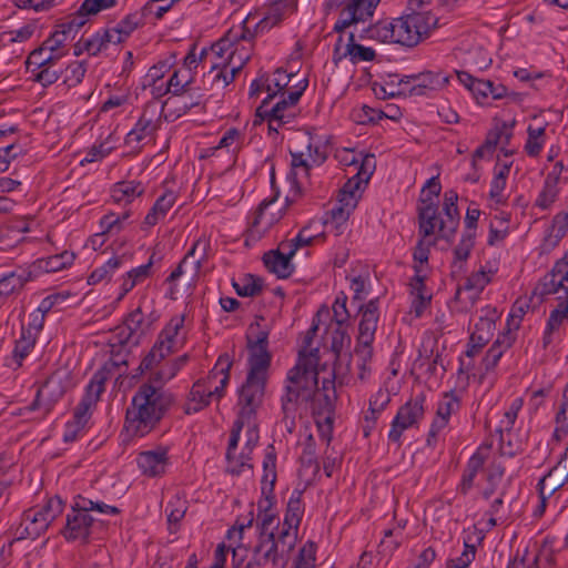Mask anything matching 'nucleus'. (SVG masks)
Here are the masks:
<instances>
[{
	"instance_id": "nucleus-1",
	"label": "nucleus",
	"mask_w": 568,
	"mask_h": 568,
	"mask_svg": "<svg viewBox=\"0 0 568 568\" xmlns=\"http://www.w3.org/2000/svg\"><path fill=\"white\" fill-rule=\"evenodd\" d=\"M276 453L273 445L265 449L256 528L257 540L251 548L244 568H285L297 541L298 527L304 514L302 493L294 490L288 499L283 520L273 508L276 483Z\"/></svg>"
},
{
	"instance_id": "nucleus-2",
	"label": "nucleus",
	"mask_w": 568,
	"mask_h": 568,
	"mask_svg": "<svg viewBox=\"0 0 568 568\" xmlns=\"http://www.w3.org/2000/svg\"><path fill=\"white\" fill-rule=\"evenodd\" d=\"M318 353L317 349L301 352L295 366L287 372L284 393L281 396V424L288 433L294 432L296 414L303 404H310L315 415L333 413L334 381L324 378L323 387L318 388Z\"/></svg>"
},
{
	"instance_id": "nucleus-3",
	"label": "nucleus",
	"mask_w": 568,
	"mask_h": 568,
	"mask_svg": "<svg viewBox=\"0 0 568 568\" xmlns=\"http://www.w3.org/2000/svg\"><path fill=\"white\" fill-rule=\"evenodd\" d=\"M173 402L172 395L152 381L142 384L126 409L125 428L136 437L149 434Z\"/></svg>"
},
{
	"instance_id": "nucleus-4",
	"label": "nucleus",
	"mask_w": 568,
	"mask_h": 568,
	"mask_svg": "<svg viewBox=\"0 0 568 568\" xmlns=\"http://www.w3.org/2000/svg\"><path fill=\"white\" fill-rule=\"evenodd\" d=\"M283 19V13H268L251 27V19L247 18L239 29H232L227 32L237 36L236 39L230 41V49L225 53V60L233 70L239 73L250 60L255 37L271 30Z\"/></svg>"
},
{
	"instance_id": "nucleus-5",
	"label": "nucleus",
	"mask_w": 568,
	"mask_h": 568,
	"mask_svg": "<svg viewBox=\"0 0 568 568\" xmlns=\"http://www.w3.org/2000/svg\"><path fill=\"white\" fill-rule=\"evenodd\" d=\"M292 174L307 178L310 170L322 165L327 159V148L312 134L302 132L290 144Z\"/></svg>"
},
{
	"instance_id": "nucleus-6",
	"label": "nucleus",
	"mask_w": 568,
	"mask_h": 568,
	"mask_svg": "<svg viewBox=\"0 0 568 568\" xmlns=\"http://www.w3.org/2000/svg\"><path fill=\"white\" fill-rule=\"evenodd\" d=\"M270 369L248 367L245 383L239 390L237 419L250 424L261 407Z\"/></svg>"
},
{
	"instance_id": "nucleus-7",
	"label": "nucleus",
	"mask_w": 568,
	"mask_h": 568,
	"mask_svg": "<svg viewBox=\"0 0 568 568\" xmlns=\"http://www.w3.org/2000/svg\"><path fill=\"white\" fill-rule=\"evenodd\" d=\"M438 19L429 11L413 12L395 19L396 43L413 48L437 27Z\"/></svg>"
},
{
	"instance_id": "nucleus-8",
	"label": "nucleus",
	"mask_w": 568,
	"mask_h": 568,
	"mask_svg": "<svg viewBox=\"0 0 568 568\" xmlns=\"http://www.w3.org/2000/svg\"><path fill=\"white\" fill-rule=\"evenodd\" d=\"M64 508V503L58 496L50 498L42 507H33L23 513L19 527V538L36 539L43 534L50 524L59 517Z\"/></svg>"
},
{
	"instance_id": "nucleus-9",
	"label": "nucleus",
	"mask_w": 568,
	"mask_h": 568,
	"mask_svg": "<svg viewBox=\"0 0 568 568\" xmlns=\"http://www.w3.org/2000/svg\"><path fill=\"white\" fill-rule=\"evenodd\" d=\"M307 82L294 91H283L280 94L276 92L268 93L267 98L263 100L262 104L257 108L258 114H272L277 119L286 122H293L297 114V102L300 101Z\"/></svg>"
},
{
	"instance_id": "nucleus-10",
	"label": "nucleus",
	"mask_w": 568,
	"mask_h": 568,
	"mask_svg": "<svg viewBox=\"0 0 568 568\" xmlns=\"http://www.w3.org/2000/svg\"><path fill=\"white\" fill-rule=\"evenodd\" d=\"M159 320V314L148 305L145 297L140 300L135 310H133L125 318L124 325L128 335L123 341L126 344L138 345L143 336L149 334L154 323Z\"/></svg>"
},
{
	"instance_id": "nucleus-11",
	"label": "nucleus",
	"mask_w": 568,
	"mask_h": 568,
	"mask_svg": "<svg viewBox=\"0 0 568 568\" xmlns=\"http://www.w3.org/2000/svg\"><path fill=\"white\" fill-rule=\"evenodd\" d=\"M424 403L425 395L418 394L399 407L388 433L390 442L399 444L403 433L416 426L423 419L425 413Z\"/></svg>"
},
{
	"instance_id": "nucleus-12",
	"label": "nucleus",
	"mask_w": 568,
	"mask_h": 568,
	"mask_svg": "<svg viewBox=\"0 0 568 568\" xmlns=\"http://www.w3.org/2000/svg\"><path fill=\"white\" fill-rule=\"evenodd\" d=\"M109 377L110 369L106 366L102 367L93 374L90 383L85 387L83 397L74 408L73 420H77L78 424L83 423L88 425L92 412L95 408L101 394L104 392V385Z\"/></svg>"
},
{
	"instance_id": "nucleus-13",
	"label": "nucleus",
	"mask_w": 568,
	"mask_h": 568,
	"mask_svg": "<svg viewBox=\"0 0 568 568\" xmlns=\"http://www.w3.org/2000/svg\"><path fill=\"white\" fill-rule=\"evenodd\" d=\"M64 375L60 372H55L38 389L36 398L28 409L31 412L42 409L43 416H45L51 412L54 404L64 395Z\"/></svg>"
},
{
	"instance_id": "nucleus-14",
	"label": "nucleus",
	"mask_w": 568,
	"mask_h": 568,
	"mask_svg": "<svg viewBox=\"0 0 568 568\" xmlns=\"http://www.w3.org/2000/svg\"><path fill=\"white\" fill-rule=\"evenodd\" d=\"M256 327L255 336L247 335V366L255 368L270 369L272 362V354L268 351V335L267 328L261 327L258 321L251 324L250 328Z\"/></svg>"
},
{
	"instance_id": "nucleus-15",
	"label": "nucleus",
	"mask_w": 568,
	"mask_h": 568,
	"mask_svg": "<svg viewBox=\"0 0 568 568\" xmlns=\"http://www.w3.org/2000/svg\"><path fill=\"white\" fill-rule=\"evenodd\" d=\"M449 81L447 75L432 71L405 75L399 80V94L424 95L427 90L435 91L444 88Z\"/></svg>"
},
{
	"instance_id": "nucleus-16",
	"label": "nucleus",
	"mask_w": 568,
	"mask_h": 568,
	"mask_svg": "<svg viewBox=\"0 0 568 568\" xmlns=\"http://www.w3.org/2000/svg\"><path fill=\"white\" fill-rule=\"evenodd\" d=\"M93 521L94 518L90 514L78 510L75 504L72 503L71 511L67 515V523L62 535L67 540L88 542Z\"/></svg>"
},
{
	"instance_id": "nucleus-17",
	"label": "nucleus",
	"mask_w": 568,
	"mask_h": 568,
	"mask_svg": "<svg viewBox=\"0 0 568 568\" xmlns=\"http://www.w3.org/2000/svg\"><path fill=\"white\" fill-rule=\"evenodd\" d=\"M515 339L516 333L510 327V323L508 322L507 329L497 336L496 341L489 347L481 361V374L479 377L480 381H484L495 371L499 359L504 353L511 347Z\"/></svg>"
},
{
	"instance_id": "nucleus-18",
	"label": "nucleus",
	"mask_w": 568,
	"mask_h": 568,
	"mask_svg": "<svg viewBox=\"0 0 568 568\" xmlns=\"http://www.w3.org/2000/svg\"><path fill=\"white\" fill-rule=\"evenodd\" d=\"M356 64L375 60L376 52L373 48L364 47L355 42L354 33H349L347 43L343 47V38L338 37L333 51V61L337 64L343 59Z\"/></svg>"
},
{
	"instance_id": "nucleus-19",
	"label": "nucleus",
	"mask_w": 568,
	"mask_h": 568,
	"mask_svg": "<svg viewBox=\"0 0 568 568\" xmlns=\"http://www.w3.org/2000/svg\"><path fill=\"white\" fill-rule=\"evenodd\" d=\"M136 464L144 476L161 477L165 474L169 466L168 449L159 447L141 452L136 457Z\"/></svg>"
},
{
	"instance_id": "nucleus-20",
	"label": "nucleus",
	"mask_w": 568,
	"mask_h": 568,
	"mask_svg": "<svg viewBox=\"0 0 568 568\" xmlns=\"http://www.w3.org/2000/svg\"><path fill=\"white\" fill-rule=\"evenodd\" d=\"M184 320V315L174 316L160 332L155 343L162 346V349L165 352L171 354L179 351L185 344Z\"/></svg>"
},
{
	"instance_id": "nucleus-21",
	"label": "nucleus",
	"mask_w": 568,
	"mask_h": 568,
	"mask_svg": "<svg viewBox=\"0 0 568 568\" xmlns=\"http://www.w3.org/2000/svg\"><path fill=\"white\" fill-rule=\"evenodd\" d=\"M489 282L490 275L484 270L473 273L466 278L465 283L457 288L455 298L464 303L465 307L473 306Z\"/></svg>"
},
{
	"instance_id": "nucleus-22",
	"label": "nucleus",
	"mask_w": 568,
	"mask_h": 568,
	"mask_svg": "<svg viewBox=\"0 0 568 568\" xmlns=\"http://www.w3.org/2000/svg\"><path fill=\"white\" fill-rule=\"evenodd\" d=\"M237 72L226 62L225 58L220 61L212 60L209 71L203 74L204 89L222 90L226 88L235 78Z\"/></svg>"
},
{
	"instance_id": "nucleus-23",
	"label": "nucleus",
	"mask_w": 568,
	"mask_h": 568,
	"mask_svg": "<svg viewBox=\"0 0 568 568\" xmlns=\"http://www.w3.org/2000/svg\"><path fill=\"white\" fill-rule=\"evenodd\" d=\"M426 274L417 268V275H414L409 282V292L412 296L410 312L416 317H420L430 305L433 294L425 284Z\"/></svg>"
},
{
	"instance_id": "nucleus-24",
	"label": "nucleus",
	"mask_w": 568,
	"mask_h": 568,
	"mask_svg": "<svg viewBox=\"0 0 568 568\" xmlns=\"http://www.w3.org/2000/svg\"><path fill=\"white\" fill-rule=\"evenodd\" d=\"M458 194L455 190H448L444 194L443 211L446 221L439 222V236L449 240L456 232L459 222V212L457 206Z\"/></svg>"
},
{
	"instance_id": "nucleus-25",
	"label": "nucleus",
	"mask_w": 568,
	"mask_h": 568,
	"mask_svg": "<svg viewBox=\"0 0 568 568\" xmlns=\"http://www.w3.org/2000/svg\"><path fill=\"white\" fill-rule=\"evenodd\" d=\"M293 256L282 250V243H280L277 250L268 251L263 255V262L268 272L275 274L278 278H287L294 272Z\"/></svg>"
},
{
	"instance_id": "nucleus-26",
	"label": "nucleus",
	"mask_w": 568,
	"mask_h": 568,
	"mask_svg": "<svg viewBox=\"0 0 568 568\" xmlns=\"http://www.w3.org/2000/svg\"><path fill=\"white\" fill-rule=\"evenodd\" d=\"M361 321L358 324L357 339L374 342L375 332L378 324V300H371L367 304L359 307Z\"/></svg>"
},
{
	"instance_id": "nucleus-27",
	"label": "nucleus",
	"mask_w": 568,
	"mask_h": 568,
	"mask_svg": "<svg viewBox=\"0 0 568 568\" xmlns=\"http://www.w3.org/2000/svg\"><path fill=\"white\" fill-rule=\"evenodd\" d=\"M423 205L418 207L419 233L423 237L439 233V222L444 221L438 216V207L432 199H420Z\"/></svg>"
},
{
	"instance_id": "nucleus-28",
	"label": "nucleus",
	"mask_w": 568,
	"mask_h": 568,
	"mask_svg": "<svg viewBox=\"0 0 568 568\" xmlns=\"http://www.w3.org/2000/svg\"><path fill=\"white\" fill-rule=\"evenodd\" d=\"M213 397L215 396L212 393V386L206 381H197L190 390L184 412L195 414L209 406Z\"/></svg>"
},
{
	"instance_id": "nucleus-29",
	"label": "nucleus",
	"mask_w": 568,
	"mask_h": 568,
	"mask_svg": "<svg viewBox=\"0 0 568 568\" xmlns=\"http://www.w3.org/2000/svg\"><path fill=\"white\" fill-rule=\"evenodd\" d=\"M376 168V160L374 154H366L362 156L358 172L349 179L344 186L341 189L344 193L353 195H359L361 185L367 184L374 170Z\"/></svg>"
},
{
	"instance_id": "nucleus-30",
	"label": "nucleus",
	"mask_w": 568,
	"mask_h": 568,
	"mask_svg": "<svg viewBox=\"0 0 568 568\" xmlns=\"http://www.w3.org/2000/svg\"><path fill=\"white\" fill-rule=\"evenodd\" d=\"M158 126L153 119L146 118L145 113L142 114L134 128L126 134L125 144L131 148H138L143 141H151Z\"/></svg>"
},
{
	"instance_id": "nucleus-31",
	"label": "nucleus",
	"mask_w": 568,
	"mask_h": 568,
	"mask_svg": "<svg viewBox=\"0 0 568 568\" xmlns=\"http://www.w3.org/2000/svg\"><path fill=\"white\" fill-rule=\"evenodd\" d=\"M209 247H210V245H209L207 241L202 240V239L196 240L193 243L192 247L187 251V253L185 254L183 260L180 262L178 267L170 274V276L168 277V281L174 282L178 278H180L182 276V274L184 273L183 267L187 264V262L191 257H196L193 265H194V270L199 271L202 266V263L206 260V254H207Z\"/></svg>"
},
{
	"instance_id": "nucleus-32",
	"label": "nucleus",
	"mask_w": 568,
	"mask_h": 568,
	"mask_svg": "<svg viewBox=\"0 0 568 568\" xmlns=\"http://www.w3.org/2000/svg\"><path fill=\"white\" fill-rule=\"evenodd\" d=\"M176 202V194L173 191L164 192L153 204L143 221V227H151L163 220Z\"/></svg>"
},
{
	"instance_id": "nucleus-33",
	"label": "nucleus",
	"mask_w": 568,
	"mask_h": 568,
	"mask_svg": "<svg viewBox=\"0 0 568 568\" xmlns=\"http://www.w3.org/2000/svg\"><path fill=\"white\" fill-rule=\"evenodd\" d=\"M395 34V19H384L366 28L361 38L376 40L382 43H396Z\"/></svg>"
},
{
	"instance_id": "nucleus-34",
	"label": "nucleus",
	"mask_w": 568,
	"mask_h": 568,
	"mask_svg": "<svg viewBox=\"0 0 568 568\" xmlns=\"http://www.w3.org/2000/svg\"><path fill=\"white\" fill-rule=\"evenodd\" d=\"M232 365L233 362L231 357L227 354H222L217 358V362L215 363L213 369L210 372V375L206 381L209 385L211 384L213 378L222 376V378L220 379V385L212 388V393L217 399L224 396V389L230 382V369Z\"/></svg>"
},
{
	"instance_id": "nucleus-35",
	"label": "nucleus",
	"mask_w": 568,
	"mask_h": 568,
	"mask_svg": "<svg viewBox=\"0 0 568 568\" xmlns=\"http://www.w3.org/2000/svg\"><path fill=\"white\" fill-rule=\"evenodd\" d=\"M235 33H226V36L220 39L217 42L209 48H203L197 57L199 62L203 68H209L212 64V60L220 61L225 58V53L230 49V41L236 39Z\"/></svg>"
},
{
	"instance_id": "nucleus-36",
	"label": "nucleus",
	"mask_w": 568,
	"mask_h": 568,
	"mask_svg": "<svg viewBox=\"0 0 568 568\" xmlns=\"http://www.w3.org/2000/svg\"><path fill=\"white\" fill-rule=\"evenodd\" d=\"M144 193V186L136 181H122L114 184L111 196L115 203L130 204Z\"/></svg>"
},
{
	"instance_id": "nucleus-37",
	"label": "nucleus",
	"mask_w": 568,
	"mask_h": 568,
	"mask_svg": "<svg viewBox=\"0 0 568 568\" xmlns=\"http://www.w3.org/2000/svg\"><path fill=\"white\" fill-rule=\"evenodd\" d=\"M316 222H311L298 232V234L288 241H283L282 250H285L288 255H295L297 250L304 246L312 245L317 239L322 236V233L314 234L311 232L312 227Z\"/></svg>"
},
{
	"instance_id": "nucleus-38",
	"label": "nucleus",
	"mask_w": 568,
	"mask_h": 568,
	"mask_svg": "<svg viewBox=\"0 0 568 568\" xmlns=\"http://www.w3.org/2000/svg\"><path fill=\"white\" fill-rule=\"evenodd\" d=\"M232 286L237 295L243 297H253L262 292L263 280L253 274H244L239 278H233Z\"/></svg>"
},
{
	"instance_id": "nucleus-39",
	"label": "nucleus",
	"mask_w": 568,
	"mask_h": 568,
	"mask_svg": "<svg viewBox=\"0 0 568 568\" xmlns=\"http://www.w3.org/2000/svg\"><path fill=\"white\" fill-rule=\"evenodd\" d=\"M469 85L470 91L477 100L488 97H491L494 100H499L507 95V88L504 84L495 83L490 80H479Z\"/></svg>"
},
{
	"instance_id": "nucleus-40",
	"label": "nucleus",
	"mask_w": 568,
	"mask_h": 568,
	"mask_svg": "<svg viewBox=\"0 0 568 568\" xmlns=\"http://www.w3.org/2000/svg\"><path fill=\"white\" fill-rule=\"evenodd\" d=\"M119 36L112 32L111 29L99 31L87 39V52L90 55H97L101 51L106 50L110 43L119 44Z\"/></svg>"
},
{
	"instance_id": "nucleus-41",
	"label": "nucleus",
	"mask_w": 568,
	"mask_h": 568,
	"mask_svg": "<svg viewBox=\"0 0 568 568\" xmlns=\"http://www.w3.org/2000/svg\"><path fill=\"white\" fill-rule=\"evenodd\" d=\"M189 508L187 500L179 495H174L166 505L168 523L171 531H176L179 524L184 518Z\"/></svg>"
},
{
	"instance_id": "nucleus-42",
	"label": "nucleus",
	"mask_w": 568,
	"mask_h": 568,
	"mask_svg": "<svg viewBox=\"0 0 568 568\" xmlns=\"http://www.w3.org/2000/svg\"><path fill=\"white\" fill-rule=\"evenodd\" d=\"M73 503L75 504L78 510H83L87 514H90V511H95L101 515H118L120 513V509L115 506L106 505L100 500L94 501L81 495L75 496L73 498Z\"/></svg>"
},
{
	"instance_id": "nucleus-43",
	"label": "nucleus",
	"mask_w": 568,
	"mask_h": 568,
	"mask_svg": "<svg viewBox=\"0 0 568 568\" xmlns=\"http://www.w3.org/2000/svg\"><path fill=\"white\" fill-rule=\"evenodd\" d=\"M123 256H113L102 266L97 267L88 277V283L90 285H95L103 281H108L111 278L112 274L119 270L123 264Z\"/></svg>"
},
{
	"instance_id": "nucleus-44",
	"label": "nucleus",
	"mask_w": 568,
	"mask_h": 568,
	"mask_svg": "<svg viewBox=\"0 0 568 568\" xmlns=\"http://www.w3.org/2000/svg\"><path fill=\"white\" fill-rule=\"evenodd\" d=\"M495 332V321L494 317L481 316L478 322L475 324V329L470 334L471 342L477 343V345H486L493 337Z\"/></svg>"
},
{
	"instance_id": "nucleus-45",
	"label": "nucleus",
	"mask_w": 568,
	"mask_h": 568,
	"mask_svg": "<svg viewBox=\"0 0 568 568\" xmlns=\"http://www.w3.org/2000/svg\"><path fill=\"white\" fill-rule=\"evenodd\" d=\"M352 211L346 210V207L342 205H335L327 213L323 224L327 229H332L335 231V234L338 235L343 232V227L345 226L347 220L349 219Z\"/></svg>"
},
{
	"instance_id": "nucleus-46",
	"label": "nucleus",
	"mask_w": 568,
	"mask_h": 568,
	"mask_svg": "<svg viewBox=\"0 0 568 568\" xmlns=\"http://www.w3.org/2000/svg\"><path fill=\"white\" fill-rule=\"evenodd\" d=\"M536 291L541 296L558 294L560 291H564L568 301V283L564 277L560 278L548 273L544 276Z\"/></svg>"
},
{
	"instance_id": "nucleus-47",
	"label": "nucleus",
	"mask_w": 568,
	"mask_h": 568,
	"mask_svg": "<svg viewBox=\"0 0 568 568\" xmlns=\"http://www.w3.org/2000/svg\"><path fill=\"white\" fill-rule=\"evenodd\" d=\"M36 336L31 329H21V336L17 339L14 348H13V359L20 366L21 362L29 355L31 349L34 347Z\"/></svg>"
},
{
	"instance_id": "nucleus-48",
	"label": "nucleus",
	"mask_w": 568,
	"mask_h": 568,
	"mask_svg": "<svg viewBox=\"0 0 568 568\" xmlns=\"http://www.w3.org/2000/svg\"><path fill=\"white\" fill-rule=\"evenodd\" d=\"M505 140V142H508L510 139V133L506 132L505 130H497L494 132H490L483 145L476 149L474 152V161L484 159L485 156L493 153L496 145L501 142V140Z\"/></svg>"
},
{
	"instance_id": "nucleus-49",
	"label": "nucleus",
	"mask_w": 568,
	"mask_h": 568,
	"mask_svg": "<svg viewBox=\"0 0 568 568\" xmlns=\"http://www.w3.org/2000/svg\"><path fill=\"white\" fill-rule=\"evenodd\" d=\"M557 181V175L548 174L544 187L536 200L538 207L546 210L556 201L558 195Z\"/></svg>"
},
{
	"instance_id": "nucleus-50",
	"label": "nucleus",
	"mask_w": 568,
	"mask_h": 568,
	"mask_svg": "<svg viewBox=\"0 0 568 568\" xmlns=\"http://www.w3.org/2000/svg\"><path fill=\"white\" fill-rule=\"evenodd\" d=\"M142 11L134 12L126 16L123 20H121L116 27L110 28L112 32H115L119 36V43L123 42L140 24L143 23Z\"/></svg>"
},
{
	"instance_id": "nucleus-51",
	"label": "nucleus",
	"mask_w": 568,
	"mask_h": 568,
	"mask_svg": "<svg viewBox=\"0 0 568 568\" xmlns=\"http://www.w3.org/2000/svg\"><path fill=\"white\" fill-rule=\"evenodd\" d=\"M252 448L248 447L247 452L242 450L240 455L233 454L226 457L227 466L226 470L232 475H241L245 470L252 471L253 464L251 463Z\"/></svg>"
},
{
	"instance_id": "nucleus-52",
	"label": "nucleus",
	"mask_w": 568,
	"mask_h": 568,
	"mask_svg": "<svg viewBox=\"0 0 568 568\" xmlns=\"http://www.w3.org/2000/svg\"><path fill=\"white\" fill-rule=\"evenodd\" d=\"M27 281L28 277L24 271H12L0 277V291L2 292L3 296L7 297L16 291L20 290Z\"/></svg>"
},
{
	"instance_id": "nucleus-53",
	"label": "nucleus",
	"mask_w": 568,
	"mask_h": 568,
	"mask_svg": "<svg viewBox=\"0 0 568 568\" xmlns=\"http://www.w3.org/2000/svg\"><path fill=\"white\" fill-rule=\"evenodd\" d=\"M329 339H331V349L338 356L339 353L351 345V336L347 333L346 325H329Z\"/></svg>"
},
{
	"instance_id": "nucleus-54",
	"label": "nucleus",
	"mask_w": 568,
	"mask_h": 568,
	"mask_svg": "<svg viewBox=\"0 0 568 568\" xmlns=\"http://www.w3.org/2000/svg\"><path fill=\"white\" fill-rule=\"evenodd\" d=\"M475 239H476V234H471V233H463L462 234V237H460L458 244L454 248L453 264L455 266L459 265V267H462V264L468 260L470 252L475 245Z\"/></svg>"
},
{
	"instance_id": "nucleus-55",
	"label": "nucleus",
	"mask_w": 568,
	"mask_h": 568,
	"mask_svg": "<svg viewBox=\"0 0 568 568\" xmlns=\"http://www.w3.org/2000/svg\"><path fill=\"white\" fill-rule=\"evenodd\" d=\"M87 19L83 18L79 11L69 18V20L61 22L57 26V31L60 34H63L67 41L74 39L78 31L85 24Z\"/></svg>"
},
{
	"instance_id": "nucleus-56",
	"label": "nucleus",
	"mask_w": 568,
	"mask_h": 568,
	"mask_svg": "<svg viewBox=\"0 0 568 568\" xmlns=\"http://www.w3.org/2000/svg\"><path fill=\"white\" fill-rule=\"evenodd\" d=\"M192 81L193 78L190 74L185 75L180 71H174L166 83L165 92L181 95L190 90Z\"/></svg>"
},
{
	"instance_id": "nucleus-57",
	"label": "nucleus",
	"mask_w": 568,
	"mask_h": 568,
	"mask_svg": "<svg viewBox=\"0 0 568 568\" xmlns=\"http://www.w3.org/2000/svg\"><path fill=\"white\" fill-rule=\"evenodd\" d=\"M459 408V397L455 393L448 392L445 393L438 402L436 414L449 420L450 416L458 412Z\"/></svg>"
},
{
	"instance_id": "nucleus-58",
	"label": "nucleus",
	"mask_w": 568,
	"mask_h": 568,
	"mask_svg": "<svg viewBox=\"0 0 568 568\" xmlns=\"http://www.w3.org/2000/svg\"><path fill=\"white\" fill-rule=\"evenodd\" d=\"M244 143V133L239 129L231 128L225 131L216 149H227L237 152Z\"/></svg>"
},
{
	"instance_id": "nucleus-59",
	"label": "nucleus",
	"mask_w": 568,
	"mask_h": 568,
	"mask_svg": "<svg viewBox=\"0 0 568 568\" xmlns=\"http://www.w3.org/2000/svg\"><path fill=\"white\" fill-rule=\"evenodd\" d=\"M379 2L381 0H352L348 4L352 11L356 13L358 22H364L373 17Z\"/></svg>"
},
{
	"instance_id": "nucleus-60",
	"label": "nucleus",
	"mask_w": 568,
	"mask_h": 568,
	"mask_svg": "<svg viewBox=\"0 0 568 568\" xmlns=\"http://www.w3.org/2000/svg\"><path fill=\"white\" fill-rule=\"evenodd\" d=\"M74 261V254L68 251H64L60 254L53 255L48 257L44 261H41L43 263L42 267L47 272H58L69 265H71Z\"/></svg>"
},
{
	"instance_id": "nucleus-61",
	"label": "nucleus",
	"mask_w": 568,
	"mask_h": 568,
	"mask_svg": "<svg viewBox=\"0 0 568 568\" xmlns=\"http://www.w3.org/2000/svg\"><path fill=\"white\" fill-rule=\"evenodd\" d=\"M163 347L160 346L159 344H154L153 347L151 348V351L145 355V357L142 359L141 364H140V369L142 372H145V371H152L154 369L155 367H158L161 362L170 355L169 352H165L164 349H162Z\"/></svg>"
},
{
	"instance_id": "nucleus-62",
	"label": "nucleus",
	"mask_w": 568,
	"mask_h": 568,
	"mask_svg": "<svg viewBox=\"0 0 568 568\" xmlns=\"http://www.w3.org/2000/svg\"><path fill=\"white\" fill-rule=\"evenodd\" d=\"M513 427H514V425L503 417L499 422L497 429H496V432L499 436L500 448L504 450V454H508V455L515 454L514 449L511 448L513 443H511L510 432H511Z\"/></svg>"
},
{
	"instance_id": "nucleus-63",
	"label": "nucleus",
	"mask_w": 568,
	"mask_h": 568,
	"mask_svg": "<svg viewBox=\"0 0 568 568\" xmlns=\"http://www.w3.org/2000/svg\"><path fill=\"white\" fill-rule=\"evenodd\" d=\"M87 72L84 62L74 61L65 68L64 83L68 87H75L82 82Z\"/></svg>"
},
{
	"instance_id": "nucleus-64",
	"label": "nucleus",
	"mask_w": 568,
	"mask_h": 568,
	"mask_svg": "<svg viewBox=\"0 0 568 568\" xmlns=\"http://www.w3.org/2000/svg\"><path fill=\"white\" fill-rule=\"evenodd\" d=\"M315 567V545L306 542L298 551L294 562V568H314Z\"/></svg>"
}]
</instances>
